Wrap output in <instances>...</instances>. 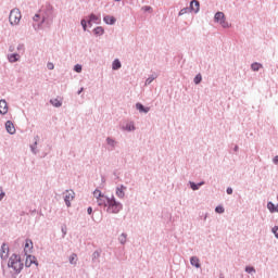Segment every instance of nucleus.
Returning a JSON list of instances; mask_svg holds the SVG:
<instances>
[{"label": "nucleus", "instance_id": "nucleus-1", "mask_svg": "<svg viewBox=\"0 0 278 278\" xmlns=\"http://www.w3.org/2000/svg\"><path fill=\"white\" fill-rule=\"evenodd\" d=\"M23 267L24 264L23 261H21V255L14 253L10 256L8 262V268H12V270H14V274H8L5 270H3V277L16 278V275H21Z\"/></svg>", "mask_w": 278, "mask_h": 278}, {"label": "nucleus", "instance_id": "nucleus-2", "mask_svg": "<svg viewBox=\"0 0 278 278\" xmlns=\"http://www.w3.org/2000/svg\"><path fill=\"white\" fill-rule=\"evenodd\" d=\"M51 25L53 23V5L51 4H46L45 9L41 11V20L40 22L36 25L34 24L33 27L34 29H42V25Z\"/></svg>", "mask_w": 278, "mask_h": 278}, {"label": "nucleus", "instance_id": "nucleus-3", "mask_svg": "<svg viewBox=\"0 0 278 278\" xmlns=\"http://www.w3.org/2000/svg\"><path fill=\"white\" fill-rule=\"evenodd\" d=\"M106 212L108 214H118L123 210V203L116 201V198L112 195L106 202Z\"/></svg>", "mask_w": 278, "mask_h": 278}, {"label": "nucleus", "instance_id": "nucleus-4", "mask_svg": "<svg viewBox=\"0 0 278 278\" xmlns=\"http://www.w3.org/2000/svg\"><path fill=\"white\" fill-rule=\"evenodd\" d=\"M201 10V2L199 0H191L189 7L184 8L179 11L178 16H184V14H188V12H193L194 14H199Z\"/></svg>", "mask_w": 278, "mask_h": 278}, {"label": "nucleus", "instance_id": "nucleus-5", "mask_svg": "<svg viewBox=\"0 0 278 278\" xmlns=\"http://www.w3.org/2000/svg\"><path fill=\"white\" fill-rule=\"evenodd\" d=\"M93 197L94 199H97V203L99 205V207H106L108 203L110 201V197L102 194L101 190L96 189L93 191Z\"/></svg>", "mask_w": 278, "mask_h": 278}, {"label": "nucleus", "instance_id": "nucleus-6", "mask_svg": "<svg viewBox=\"0 0 278 278\" xmlns=\"http://www.w3.org/2000/svg\"><path fill=\"white\" fill-rule=\"evenodd\" d=\"M214 23H218L224 29H229V27H231V24L227 22V17L225 16V13L220 11L215 13Z\"/></svg>", "mask_w": 278, "mask_h": 278}, {"label": "nucleus", "instance_id": "nucleus-7", "mask_svg": "<svg viewBox=\"0 0 278 278\" xmlns=\"http://www.w3.org/2000/svg\"><path fill=\"white\" fill-rule=\"evenodd\" d=\"M9 21L11 25H18L21 23V11L13 9L10 13Z\"/></svg>", "mask_w": 278, "mask_h": 278}, {"label": "nucleus", "instance_id": "nucleus-8", "mask_svg": "<svg viewBox=\"0 0 278 278\" xmlns=\"http://www.w3.org/2000/svg\"><path fill=\"white\" fill-rule=\"evenodd\" d=\"M73 199H75V191L66 190L65 195H64V202H65L66 207H71V202L73 201Z\"/></svg>", "mask_w": 278, "mask_h": 278}, {"label": "nucleus", "instance_id": "nucleus-9", "mask_svg": "<svg viewBox=\"0 0 278 278\" xmlns=\"http://www.w3.org/2000/svg\"><path fill=\"white\" fill-rule=\"evenodd\" d=\"M91 262L93 266H99L101 264V250H96L91 255Z\"/></svg>", "mask_w": 278, "mask_h": 278}, {"label": "nucleus", "instance_id": "nucleus-10", "mask_svg": "<svg viewBox=\"0 0 278 278\" xmlns=\"http://www.w3.org/2000/svg\"><path fill=\"white\" fill-rule=\"evenodd\" d=\"M8 255H10V247L8 245V243H2L0 249L1 260H8Z\"/></svg>", "mask_w": 278, "mask_h": 278}, {"label": "nucleus", "instance_id": "nucleus-11", "mask_svg": "<svg viewBox=\"0 0 278 278\" xmlns=\"http://www.w3.org/2000/svg\"><path fill=\"white\" fill-rule=\"evenodd\" d=\"M127 190V187L125 185H118L115 189V194L118 199H125V191Z\"/></svg>", "mask_w": 278, "mask_h": 278}, {"label": "nucleus", "instance_id": "nucleus-12", "mask_svg": "<svg viewBox=\"0 0 278 278\" xmlns=\"http://www.w3.org/2000/svg\"><path fill=\"white\" fill-rule=\"evenodd\" d=\"M136 110H138L140 114H149V112H151V108L144 106L141 102L136 103Z\"/></svg>", "mask_w": 278, "mask_h": 278}, {"label": "nucleus", "instance_id": "nucleus-13", "mask_svg": "<svg viewBox=\"0 0 278 278\" xmlns=\"http://www.w3.org/2000/svg\"><path fill=\"white\" fill-rule=\"evenodd\" d=\"M87 18L91 22L94 23L96 25H101V15H97L94 13H90Z\"/></svg>", "mask_w": 278, "mask_h": 278}, {"label": "nucleus", "instance_id": "nucleus-14", "mask_svg": "<svg viewBox=\"0 0 278 278\" xmlns=\"http://www.w3.org/2000/svg\"><path fill=\"white\" fill-rule=\"evenodd\" d=\"M31 264H35L36 266H38V261H36V256L27 255L25 261L26 268H29Z\"/></svg>", "mask_w": 278, "mask_h": 278}, {"label": "nucleus", "instance_id": "nucleus-15", "mask_svg": "<svg viewBox=\"0 0 278 278\" xmlns=\"http://www.w3.org/2000/svg\"><path fill=\"white\" fill-rule=\"evenodd\" d=\"M5 129L11 136L16 134V128L14 127V123H12V121H7Z\"/></svg>", "mask_w": 278, "mask_h": 278}, {"label": "nucleus", "instance_id": "nucleus-16", "mask_svg": "<svg viewBox=\"0 0 278 278\" xmlns=\"http://www.w3.org/2000/svg\"><path fill=\"white\" fill-rule=\"evenodd\" d=\"M29 147L34 155H38V153H40V141H34Z\"/></svg>", "mask_w": 278, "mask_h": 278}, {"label": "nucleus", "instance_id": "nucleus-17", "mask_svg": "<svg viewBox=\"0 0 278 278\" xmlns=\"http://www.w3.org/2000/svg\"><path fill=\"white\" fill-rule=\"evenodd\" d=\"M103 21L105 25H116V17L114 15H104Z\"/></svg>", "mask_w": 278, "mask_h": 278}, {"label": "nucleus", "instance_id": "nucleus-18", "mask_svg": "<svg viewBox=\"0 0 278 278\" xmlns=\"http://www.w3.org/2000/svg\"><path fill=\"white\" fill-rule=\"evenodd\" d=\"M8 60L11 64H14L15 62H18L21 60V54L16 52L8 54Z\"/></svg>", "mask_w": 278, "mask_h": 278}, {"label": "nucleus", "instance_id": "nucleus-19", "mask_svg": "<svg viewBox=\"0 0 278 278\" xmlns=\"http://www.w3.org/2000/svg\"><path fill=\"white\" fill-rule=\"evenodd\" d=\"M0 114L5 116L8 114V102L5 100H0Z\"/></svg>", "mask_w": 278, "mask_h": 278}, {"label": "nucleus", "instance_id": "nucleus-20", "mask_svg": "<svg viewBox=\"0 0 278 278\" xmlns=\"http://www.w3.org/2000/svg\"><path fill=\"white\" fill-rule=\"evenodd\" d=\"M122 129L124 131H136V124H134V122H128L122 126Z\"/></svg>", "mask_w": 278, "mask_h": 278}, {"label": "nucleus", "instance_id": "nucleus-21", "mask_svg": "<svg viewBox=\"0 0 278 278\" xmlns=\"http://www.w3.org/2000/svg\"><path fill=\"white\" fill-rule=\"evenodd\" d=\"M31 249H34V241H31V239H26L25 248H24L25 255H27V253H29V251H31Z\"/></svg>", "mask_w": 278, "mask_h": 278}, {"label": "nucleus", "instance_id": "nucleus-22", "mask_svg": "<svg viewBox=\"0 0 278 278\" xmlns=\"http://www.w3.org/2000/svg\"><path fill=\"white\" fill-rule=\"evenodd\" d=\"M92 23H94V22H90V20H86V18H83L81 21H80V25H81V27H83V29H84V31H87L88 30V27H92Z\"/></svg>", "mask_w": 278, "mask_h": 278}, {"label": "nucleus", "instance_id": "nucleus-23", "mask_svg": "<svg viewBox=\"0 0 278 278\" xmlns=\"http://www.w3.org/2000/svg\"><path fill=\"white\" fill-rule=\"evenodd\" d=\"M190 188L191 190H199V188H201V186H205V181H200V182H194V181H189Z\"/></svg>", "mask_w": 278, "mask_h": 278}, {"label": "nucleus", "instance_id": "nucleus-24", "mask_svg": "<svg viewBox=\"0 0 278 278\" xmlns=\"http://www.w3.org/2000/svg\"><path fill=\"white\" fill-rule=\"evenodd\" d=\"M191 266H194L195 268H201V261L197 256H192L190 258Z\"/></svg>", "mask_w": 278, "mask_h": 278}, {"label": "nucleus", "instance_id": "nucleus-25", "mask_svg": "<svg viewBox=\"0 0 278 278\" xmlns=\"http://www.w3.org/2000/svg\"><path fill=\"white\" fill-rule=\"evenodd\" d=\"M122 67H123V64L121 63V60L115 59L112 63V70L113 71H121Z\"/></svg>", "mask_w": 278, "mask_h": 278}, {"label": "nucleus", "instance_id": "nucleus-26", "mask_svg": "<svg viewBox=\"0 0 278 278\" xmlns=\"http://www.w3.org/2000/svg\"><path fill=\"white\" fill-rule=\"evenodd\" d=\"M267 210H269L270 214H275L276 212H278V204L275 205V203L268 202Z\"/></svg>", "mask_w": 278, "mask_h": 278}, {"label": "nucleus", "instance_id": "nucleus-27", "mask_svg": "<svg viewBox=\"0 0 278 278\" xmlns=\"http://www.w3.org/2000/svg\"><path fill=\"white\" fill-rule=\"evenodd\" d=\"M93 34L94 36H103V34H105V29L103 28V26H97L96 28H93Z\"/></svg>", "mask_w": 278, "mask_h": 278}, {"label": "nucleus", "instance_id": "nucleus-28", "mask_svg": "<svg viewBox=\"0 0 278 278\" xmlns=\"http://www.w3.org/2000/svg\"><path fill=\"white\" fill-rule=\"evenodd\" d=\"M157 79V74H152L146 79V86H151Z\"/></svg>", "mask_w": 278, "mask_h": 278}, {"label": "nucleus", "instance_id": "nucleus-29", "mask_svg": "<svg viewBox=\"0 0 278 278\" xmlns=\"http://www.w3.org/2000/svg\"><path fill=\"white\" fill-rule=\"evenodd\" d=\"M50 104L53 105V108H62V101L59 99H51Z\"/></svg>", "mask_w": 278, "mask_h": 278}, {"label": "nucleus", "instance_id": "nucleus-30", "mask_svg": "<svg viewBox=\"0 0 278 278\" xmlns=\"http://www.w3.org/2000/svg\"><path fill=\"white\" fill-rule=\"evenodd\" d=\"M262 66H263L262 63L254 62L251 64V70L254 71V73H257V71H260Z\"/></svg>", "mask_w": 278, "mask_h": 278}, {"label": "nucleus", "instance_id": "nucleus-31", "mask_svg": "<svg viewBox=\"0 0 278 278\" xmlns=\"http://www.w3.org/2000/svg\"><path fill=\"white\" fill-rule=\"evenodd\" d=\"M201 81H203V76L201 74H197L193 78V83L195 84V86H199Z\"/></svg>", "mask_w": 278, "mask_h": 278}, {"label": "nucleus", "instance_id": "nucleus-32", "mask_svg": "<svg viewBox=\"0 0 278 278\" xmlns=\"http://www.w3.org/2000/svg\"><path fill=\"white\" fill-rule=\"evenodd\" d=\"M118 242L122 244H126L127 243V233L123 232L119 237H118Z\"/></svg>", "mask_w": 278, "mask_h": 278}, {"label": "nucleus", "instance_id": "nucleus-33", "mask_svg": "<svg viewBox=\"0 0 278 278\" xmlns=\"http://www.w3.org/2000/svg\"><path fill=\"white\" fill-rule=\"evenodd\" d=\"M77 254L73 253L71 256H70V264L76 266L77 265Z\"/></svg>", "mask_w": 278, "mask_h": 278}, {"label": "nucleus", "instance_id": "nucleus-34", "mask_svg": "<svg viewBox=\"0 0 278 278\" xmlns=\"http://www.w3.org/2000/svg\"><path fill=\"white\" fill-rule=\"evenodd\" d=\"M245 273H248L249 275L255 274V267H253V266H247V267H245Z\"/></svg>", "mask_w": 278, "mask_h": 278}, {"label": "nucleus", "instance_id": "nucleus-35", "mask_svg": "<svg viewBox=\"0 0 278 278\" xmlns=\"http://www.w3.org/2000/svg\"><path fill=\"white\" fill-rule=\"evenodd\" d=\"M116 144V140H108L109 151H112Z\"/></svg>", "mask_w": 278, "mask_h": 278}, {"label": "nucleus", "instance_id": "nucleus-36", "mask_svg": "<svg viewBox=\"0 0 278 278\" xmlns=\"http://www.w3.org/2000/svg\"><path fill=\"white\" fill-rule=\"evenodd\" d=\"M215 212H216L217 214H225V207H223L222 205L216 206V207H215Z\"/></svg>", "mask_w": 278, "mask_h": 278}, {"label": "nucleus", "instance_id": "nucleus-37", "mask_svg": "<svg viewBox=\"0 0 278 278\" xmlns=\"http://www.w3.org/2000/svg\"><path fill=\"white\" fill-rule=\"evenodd\" d=\"M41 16H42V15H41L40 13H37V14L34 15L33 21H34L35 23H39L40 20L42 18Z\"/></svg>", "mask_w": 278, "mask_h": 278}, {"label": "nucleus", "instance_id": "nucleus-38", "mask_svg": "<svg viewBox=\"0 0 278 278\" xmlns=\"http://www.w3.org/2000/svg\"><path fill=\"white\" fill-rule=\"evenodd\" d=\"M271 233H274L275 238H277V240H278V226L273 227Z\"/></svg>", "mask_w": 278, "mask_h": 278}, {"label": "nucleus", "instance_id": "nucleus-39", "mask_svg": "<svg viewBox=\"0 0 278 278\" xmlns=\"http://www.w3.org/2000/svg\"><path fill=\"white\" fill-rule=\"evenodd\" d=\"M142 11L143 12H153V8H151L150 5H144V7H142Z\"/></svg>", "mask_w": 278, "mask_h": 278}, {"label": "nucleus", "instance_id": "nucleus-40", "mask_svg": "<svg viewBox=\"0 0 278 278\" xmlns=\"http://www.w3.org/2000/svg\"><path fill=\"white\" fill-rule=\"evenodd\" d=\"M75 73H81V64L74 65Z\"/></svg>", "mask_w": 278, "mask_h": 278}, {"label": "nucleus", "instance_id": "nucleus-41", "mask_svg": "<svg viewBox=\"0 0 278 278\" xmlns=\"http://www.w3.org/2000/svg\"><path fill=\"white\" fill-rule=\"evenodd\" d=\"M4 197H5V192H3V188L0 187V201H3Z\"/></svg>", "mask_w": 278, "mask_h": 278}, {"label": "nucleus", "instance_id": "nucleus-42", "mask_svg": "<svg viewBox=\"0 0 278 278\" xmlns=\"http://www.w3.org/2000/svg\"><path fill=\"white\" fill-rule=\"evenodd\" d=\"M227 194H233V189L231 187H228L226 189Z\"/></svg>", "mask_w": 278, "mask_h": 278}, {"label": "nucleus", "instance_id": "nucleus-43", "mask_svg": "<svg viewBox=\"0 0 278 278\" xmlns=\"http://www.w3.org/2000/svg\"><path fill=\"white\" fill-rule=\"evenodd\" d=\"M53 68H54L53 63H48V70H49V71H53Z\"/></svg>", "mask_w": 278, "mask_h": 278}, {"label": "nucleus", "instance_id": "nucleus-44", "mask_svg": "<svg viewBox=\"0 0 278 278\" xmlns=\"http://www.w3.org/2000/svg\"><path fill=\"white\" fill-rule=\"evenodd\" d=\"M201 218H202L203 220H207V213H202Z\"/></svg>", "mask_w": 278, "mask_h": 278}, {"label": "nucleus", "instance_id": "nucleus-45", "mask_svg": "<svg viewBox=\"0 0 278 278\" xmlns=\"http://www.w3.org/2000/svg\"><path fill=\"white\" fill-rule=\"evenodd\" d=\"M87 214H89V216L92 215V206H89V207L87 208Z\"/></svg>", "mask_w": 278, "mask_h": 278}, {"label": "nucleus", "instance_id": "nucleus-46", "mask_svg": "<svg viewBox=\"0 0 278 278\" xmlns=\"http://www.w3.org/2000/svg\"><path fill=\"white\" fill-rule=\"evenodd\" d=\"M273 163H274V164H278V155H276V156L273 159Z\"/></svg>", "mask_w": 278, "mask_h": 278}, {"label": "nucleus", "instance_id": "nucleus-47", "mask_svg": "<svg viewBox=\"0 0 278 278\" xmlns=\"http://www.w3.org/2000/svg\"><path fill=\"white\" fill-rule=\"evenodd\" d=\"M61 231H62L63 238H64L66 236V228H62Z\"/></svg>", "mask_w": 278, "mask_h": 278}, {"label": "nucleus", "instance_id": "nucleus-48", "mask_svg": "<svg viewBox=\"0 0 278 278\" xmlns=\"http://www.w3.org/2000/svg\"><path fill=\"white\" fill-rule=\"evenodd\" d=\"M84 92V87H81L78 91L77 94H81Z\"/></svg>", "mask_w": 278, "mask_h": 278}, {"label": "nucleus", "instance_id": "nucleus-49", "mask_svg": "<svg viewBox=\"0 0 278 278\" xmlns=\"http://www.w3.org/2000/svg\"><path fill=\"white\" fill-rule=\"evenodd\" d=\"M21 49H23V45L17 46V51H21Z\"/></svg>", "mask_w": 278, "mask_h": 278}, {"label": "nucleus", "instance_id": "nucleus-50", "mask_svg": "<svg viewBox=\"0 0 278 278\" xmlns=\"http://www.w3.org/2000/svg\"><path fill=\"white\" fill-rule=\"evenodd\" d=\"M238 149H239L238 146H235V147H233V151H235V152H238Z\"/></svg>", "mask_w": 278, "mask_h": 278}, {"label": "nucleus", "instance_id": "nucleus-51", "mask_svg": "<svg viewBox=\"0 0 278 278\" xmlns=\"http://www.w3.org/2000/svg\"><path fill=\"white\" fill-rule=\"evenodd\" d=\"M30 214H36V210L30 211Z\"/></svg>", "mask_w": 278, "mask_h": 278}, {"label": "nucleus", "instance_id": "nucleus-52", "mask_svg": "<svg viewBox=\"0 0 278 278\" xmlns=\"http://www.w3.org/2000/svg\"><path fill=\"white\" fill-rule=\"evenodd\" d=\"M106 140H112V138H111V137H108Z\"/></svg>", "mask_w": 278, "mask_h": 278}, {"label": "nucleus", "instance_id": "nucleus-53", "mask_svg": "<svg viewBox=\"0 0 278 278\" xmlns=\"http://www.w3.org/2000/svg\"><path fill=\"white\" fill-rule=\"evenodd\" d=\"M102 181H105V177H102Z\"/></svg>", "mask_w": 278, "mask_h": 278}, {"label": "nucleus", "instance_id": "nucleus-54", "mask_svg": "<svg viewBox=\"0 0 278 278\" xmlns=\"http://www.w3.org/2000/svg\"><path fill=\"white\" fill-rule=\"evenodd\" d=\"M192 8H197V7H194V3L192 4Z\"/></svg>", "mask_w": 278, "mask_h": 278}, {"label": "nucleus", "instance_id": "nucleus-55", "mask_svg": "<svg viewBox=\"0 0 278 278\" xmlns=\"http://www.w3.org/2000/svg\"><path fill=\"white\" fill-rule=\"evenodd\" d=\"M114 1L118 2V1H121V0H114Z\"/></svg>", "mask_w": 278, "mask_h": 278}, {"label": "nucleus", "instance_id": "nucleus-56", "mask_svg": "<svg viewBox=\"0 0 278 278\" xmlns=\"http://www.w3.org/2000/svg\"><path fill=\"white\" fill-rule=\"evenodd\" d=\"M97 197H99V193H97Z\"/></svg>", "mask_w": 278, "mask_h": 278}, {"label": "nucleus", "instance_id": "nucleus-57", "mask_svg": "<svg viewBox=\"0 0 278 278\" xmlns=\"http://www.w3.org/2000/svg\"><path fill=\"white\" fill-rule=\"evenodd\" d=\"M220 278H223V277H220Z\"/></svg>", "mask_w": 278, "mask_h": 278}]
</instances>
